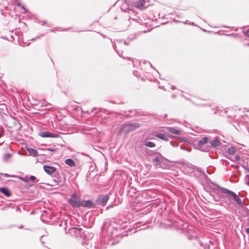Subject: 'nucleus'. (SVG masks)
<instances>
[{"label":"nucleus","instance_id":"obj_1","mask_svg":"<svg viewBox=\"0 0 249 249\" xmlns=\"http://www.w3.org/2000/svg\"><path fill=\"white\" fill-rule=\"evenodd\" d=\"M160 226L161 228H167L168 227H171L172 226L176 228L177 230H180L182 231H184L188 227L187 223L184 222L182 220L170 221L169 223L165 224L163 223L162 221L161 222Z\"/></svg>","mask_w":249,"mask_h":249},{"label":"nucleus","instance_id":"obj_2","mask_svg":"<svg viewBox=\"0 0 249 249\" xmlns=\"http://www.w3.org/2000/svg\"><path fill=\"white\" fill-rule=\"evenodd\" d=\"M189 168L192 169V172L193 173L194 177L195 178L197 179L201 178L205 181L210 180L208 176L201 170L200 168L193 164H190Z\"/></svg>","mask_w":249,"mask_h":249},{"label":"nucleus","instance_id":"obj_3","mask_svg":"<svg viewBox=\"0 0 249 249\" xmlns=\"http://www.w3.org/2000/svg\"><path fill=\"white\" fill-rule=\"evenodd\" d=\"M157 156L152 159V162L155 167L166 168L167 165L165 164L163 161H167L168 160L163 156L160 152H156Z\"/></svg>","mask_w":249,"mask_h":249},{"label":"nucleus","instance_id":"obj_4","mask_svg":"<svg viewBox=\"0 0 249 249\" xmlns=\"http://www.w3.org/2000/svg\"><path fill=\"white\" fill-rule=\"evenodd\" d=\"M217 186L220 189L223 193L227 194V196H231L232 200L235 202L239 206H243V201L238 197V196L235 193L227 188L221 187L218 185H217Z\"/></svg>","mask_w":249,"mask_h":249},{"label":"nucleus","instance_id":"obj_5","mask_svg":"<svg viewBox=\"0 0 249 249\" xmlns=\"http://www.w3.org/2000/svg\"><path fill=\"white\" fill-rule=\"evenodd\" d=\"M210 136H204L202 138L197 142V149L201 151L208 152L211 151V146L210 145L206 144L209 142Z\"/></svg>","mask_w":249,"mask_h":249},{"label":"nucleus","instance_id":"obj_6","mask_svg":"<svg viewBox=\"0 0 249 249\" xmlns=\"http://www.w3.org/2000/svg\"><path fill=\"white\" fill-rule=\"evenodd\" d=\"M68 202L73 208H80L81 206L82 200L79 196L75 192L71 195Z\"/></svg>","mask_w":249,"mask_h":249},{"label":"nucleus","instance_id":"obj_7","mask_svg":"<svg viewBox=\"0 0 249 249\" xmlns=\"http://www.w3.org/2000/svg\"><path fill=\"white\" fill-rule=\"evenodd\" d=\"M109 199V194L106 195H99L97 196L95 199V204H96V205H100L102 206H105L107 204Z\"/></svg>","mask_w":249,"mask_h":249},{"label":"nucleus","instance_id":"obj_8","mask_svg":"<svg viewBox=\"0 0 249 249\" xmlns=\"http://www.w3.org/2000/svg\"><path fill=\"white\" fill-rule=\"evenodd\" d=\"M53 177V181L55 183L56 185L61 186L64 183L65 176L63 173H60L56 172Z\"/></svg>","mask_w":249,"mask_h":249},{"label":"nucleus","instance_id":"obj_9","mask_svg":"<svg viewBox=\"0 0 249 249\" xmlns=\"http://www.w3.org/2000/svg\"><path fill=\"white\" fill-rule=\"evenodd\" d=\"M84 208H88L89 209L96 208V204H95L92 200L88 199L86 200H82L81 206Z\"/></svg>","mask_w":249,"mask_h":249},{"label":"nucleus","instance_id":"obj_10","mask_svg":"<svg viewBox=\"0 0 249 249\" xmlns=\"http://www.w3.org/2000/svg\"><path fill=\"white\" fill-rule=\"evenodd\" d=\"M39 136L42 138H58L59 134L58 133H54L48 131H42L39 133Z\"/></svg>","mask_w":249,"mask_h":249},{"label":"nucleus","instance_id":"obj_11","mask_svg":"<svg viewBox=\"0 0 249 249\" xmlns=\"http://www.w3.org/2000/svg\"><path fill=\"white\" fill-rule=\"evenodd\" d=\"M145 3V0H139L135 2H133V4L136 8L142 10L145 9L147 7L144 6Z\"/></svg>","mask_w":249,"mask_h":249},{"label":"nucleus","instance_id":"obj_12","mask_svg":"<svg viewBox=\"0 0 249 249\" xmlns=\"http://www.w3.org/2000/svg\"><path fill=\"white\" fill-rule=\"evenodd\" d=\"M44 171L48 175H52L56 172V168L53 166L48 165H44L43 166Z\"/></svg>","mask_w":249,"mask_h":249},{"label":"nucleus","instance_id":"obj_13","mask_svg":"<svg viewBox=\"0 0 249 249\" xmlns=\"http://www.w3.org/2000/svg\"><path fill=\"white\" fill-rule=\"evenodd\" d=\"M126 126L127 127L126 133H128L129 131H133L136 129L139 128L140 126V124L137 123H131L126 124Z\"/></svg>","mask_w":249,"mask_h":249},{"label":"nucleus","instance_id":"obj_14","mask_svg":"<svg viewBox=\"0 0 249 249\" xmlns=\"http://www.w3.org/2000/svg\"><path fill=\"white\" fill-rule=\"evenodd\" d=\"M0 193L3 194L6 197H9L12 195L11 190L7 187H0Z\"/></svg>","mask_w":249,"mask_h":249},{"label":"nucleus","instance_id":"obj_15","mask_svg":"<svg viewBox=\"0 0 249 249\" xmlns=\"http://www.w3.org/2000/svg\"><path fill=\"white\" fill-rule=\"evenodd\" d=\"M26 149L29 153V156L33 157H36L38 156V152L36 149L28 146H26Z\"/></svg>","mask_w":249,"mask_h":249},{"label":"nucleus","instance_id":"obj_16","mask_svg":"<svg viewBox=\"0 0 249 249\" xmlns=\"http://www.w3.org/2000/svg\"><path fill=\"white\" fill-rule=\"evenodd\" d=\"M130 113H132V114L130 115L129 114H126V117H132L135 116H141L142 113L141 112H140L136 109H132V110H128L127 111Z\"/></svg>","mask_w":249,"mask_h":249},{"label":"nucleus","instance_id":"obj_17","mask_svg":"<svg viewBox=\"0 0 249 249\" xmlns=\"http://www.w3.org/2000/svg\"><path fill=\"white\" fill-rule=\"evenodd\" d=\"M210 144V146L211 147H216L217 146H219L221 145V142L219 141V140L217 138V137H215L214 140L211 141L209 142Z\"/></svg>","mask_w":249,"mask_h":249},{"label":"nucleus","instance_id":"obj_18","mask_svg":"<svg viewBox=\"0 0 249 249\" xmlns=\"http://www.w3.org/2000/svg\"><path fill=\"white\" fill-rule=\"evenodd\" d=\"M167 131L172 133L176 135H180L181 134V130L178 129H176L174 127H167L166 128Z\"/></svg>","mask_w":249,"mask_h":249},{"label":"nucleus","instance_id":"obj_19","mask_svg":"<svg viewBox=\"0 0 249 249\" xmlns=\"http://www.w3.org/2000/svg\"><path fill=\"white\" fill-rule=\"evenodd\" d=\"M155 136L164 141L167 142L169 141V140L167 139V135L163 133H157L155 135Z\"/></svg>","mask_w":249,"mask_h":249},{"label":"nucleus","instance_id":"obj_20","mask_svg":"<svg viewBox=\"0 0 249 249\" xmlns=\"http://www.w3.org/2000/svg\"><path fill=\"white\" fill-rule=\"evenodd\" d=\"M65 163L70 167L75 166V162L74 160L71 158H68L65 160Z\"/></svg>","mask_w":249,"mask_h":249},{"label":"nucleus","instance_id":"obj_21","mask_svg":"<svg viewBox=\"0 0 249 249\" xmlns=\"http://www.w3.org/2000/svg\"><path fill=\"white\" fill-rule=\"evenodd\" d=\"M12 156V154L11 153H5L2 156V160L3 161H7Z\"/></svg>","mask_w":249,"mask_h":249},{"label":"nucleus","instance_id":"obj_22","mask_svg":"<svg viewBox=\"0 0 249 249\" xmlns=\"http://www.w3.org/2000/svg\"><path fill=\"white\" fill-rule=\"evenodd\" d=\"M144 145L150 148L154 147L156 146V144L154 142L146 141L144 142Z\"/></svg>","mask_w":249,"mask_h":249},{"label":"nucleus","instance_id":"obj_23","mask_svg":"<svg viewBox=\"0 0 249 249\" xmlns=\"http://www.w3.org/2000/svg\"><path fill=\"white\" fill-rule=\"evenodd\" d=\"M17 178H18L20 180L25 182V183H28L29 182V178L27 176H26L25 177H21V176H17Z\"/></svg>","mask_w":249,"mask_h":249},{"label":"nucleus","instance_id":"obj_24","mask_svg":"<svg viewBox=\"0 0 249 249\" xmlns=\"http://www.w3.org/2000/svg\"><path fill=\"white\" fill-rule=\"evenodd\" d=\"M236 151V148L232 146L230 147L228 149V153L231 155H233Z\"/></svg>","mask_w":249,"mask_h":249},{"label":"nucleus","instance_id":"obj_25","mask_svg":"<svg viewBox=\"0 0 249 249\" xmlns=\"http://www.w3.org/2000/svg\"><path fill=\"white\" fill-rule=\"evenodd\" d=\"M193 104L195 105L196 106H199V107H211V105L210 103H194L193 102Z\"/></svg>","mask_w":249,"mask_h":249},{"label":"nucleus","instance_id":"obj_26","mask_svg":"<svg viewBox=\"0 0 249 249\" xmlns=\"http://www.w3.org/2000/svg\"><path fill=\"white\" fill-rule=\"evenodd\" d=\"M67 221L65 220H63L59 224V227H64V230L66 231L67 230Z\"/></svg>","mask_w":249,"mask_h":249},{"label":"nucleus","instance_id":"obj_27","mask_svg":"<svg viewBox=\"0 0 249 249\" xmlns=\"http://www.w3.org/2000/svg\"><path fill=\"white\" fill-rule=\"evenodd\" d=\"M248 158H247V159H245L244 160H243V164H241V166L244 169H246V168H248Z\"/></svg>","mask_w":249,"mask_h":249},{"label":"nucleus","instance_id":"obj_28","mask_svg":"<svg viewBox=\"0 0 249 249\" xmlns=\"http://www.w3.org/2000/svg\"><path fill=\"white\" fill-rule=\"evenodd\" d=\"M70 231H75L76 233H77V231L81 232L82 231V228H79V227H72L70 229Z\"/></svg>","mask_w":249,"mask_h":249},{"label":"nucleus","instance_id":"obj_29","mask_svg":"<svg viewBox=\"0 0 249 249\" xmlns=\"http://www.w3.org/2000/svg\"><path fill=\"white\" fill-rule=\"evenodd\" d=\"M29 178V180H31L32 181L34 182H37L38 181V180L36 179V178L35 176H33V175L30 176V177Z\"/></svg>","mask_w":249,"mask_h":249},{"label":"nucleus","instance_id":"obj_30","mask_svg":"<svg viewBox=\"0 0 249 249\" xmlns=\"http://www.w3.org/2000/svg\"><path fill=\"white\" fill-rule=\"evenodd\" d=\"M0 175L1 176H3L4 177H6V178H9V177H16V176H15V175H9V174H6V173H0Z\"/></svg>","mask_w":249,"mask_h":249},{"label":"nucleus","instance_id":"obj_31","mask_svg":"<svg viewBox=\"0 0 249 249\" xmlns=\"http://www.w3.org/2000/svg\"><path fill=\"white\" fill-rule=\"evenodd\" d=\"M244 181L246 184L249 185V175H246L244 178Z\"/></svg>","mask_w":249,"mask_h":249},{"label":"nucleus","instance_id":"obj_32","mask_svg":"<svg viewBox=\"0 0 249 249\" xmlns=\"http://www.w3.org/2000/svg\"><path fill=\"white\" fill-rule=\"evenodd\" d=\"M131 2V1H130H130H125V3L126 5L127 6V7L126 8V9H127L128 11H131L133 12L134 10L129 8V4H130Z\"/></svg>","mask_w":249,"mask_h":249},{"label":"nucleus","instance_id":"obj_33","mask_svg":"<svg viewBox=\"0 0 249 249\" xmlns=\"http://www.w3.org/2000/svg\"><path fill=\"white\" fill-rule=\"evenodd\" d=\"M116 52L118 54L121 56V57H122L124 59H127V60H131L133 62V60L131 59V58L130 57H127V58H125L122 55V53H123V51H122L121 52V53H120V52L119 51H116Z\"/></svg>","mask_w":249,"mask_h":249},{"label":"nucleus","instance_id":"obj_34","mask_svg":"<svg viewBox=\"0 0 249 249\" xmlns=\"http://www.w3.org/2000/svg\"><path fill=\"white\" fill-rule=\"evenodd\" d=\"M6 206V208H11L12 209H15V207L14 206L13 204L12 203H11V202L7 203L6 204V206Z\"/></svg>","mask_w":249,"mask_h":249},{"label":"nucleus","instance_id":"obj_35","mask_svg":"<svg viewBox=\"0 0 249 249\" xmlns=\"http://www.w3.org/2000/svg\"><path fill=\"white\" fill-rule=\"evenodd\" d=\"M170 143L173 147H177L178 146V143L177 142L173 141H171Z\"/></svg>","mask_w":249,"mask_h":249},{"label":"nucleus","instance_id":"obj_36","mask_svg":"<svg viewBox=\"0 0 249 249\" xmlns=\"http://www.w3.org/2000/svg\"><path fill=\"white\" fill-rule=\"evenodd\" d=\"M45 150L53 152H55L56 151V148H48L45 149Z\"/></svg>","mask_w":249,"mask_h":249},{"label":"nucleus","instance_id":"obj_37","mask_svg":"<svg viewBox=\"0 0 249 249\" xmlns=\"http://www.w3.org/2000/svg\"><path fill=\"white\" fill-rule=\"evenodd\" d=\"M0 128H2V127L1 125L0 126ZM4 131L3 129H2V130H0V138L4 136Z\"/></svg>","mask_w":249,"mask_h":249},{"label":"nucleus","instance_id":"obj_38","mask_svg":"<svg viewBox=\"0 0 249 249\" xmlns=\"http://www.w3.org/2000/svg\"><path fill=\"white\" fill-rule=\"evenodd\" d=\"M51 104L50 103H47L46 101H44V102L42 104L41 107H47L48 106H51Z\"/></svg>","mask_w":249,"mask_h":249},{"label":"nucleus","instance_id":"obj_39","mask_svg":"<svg viewBox=\"0 0 249 249\" xmlns=\"http://www.w3.org/2000/svg\"><path fill=\"white\" fill-rule=\"evenodd\" d=\"M39 37H40L39 36H37L36 37L33 38L31 40H29V42L26 45L27 46H29L30 44V43H31L30 41H31V40H32V41L35 40V39L36 38H39Z\"/></svg>","mask_w":249,"mask_h":249},{"label":"nucleus","instance_id":"obj_40","mask_svg":"<svg viewBox=\"0 0 249 249\" xmlns=\"http://www.w3.org/2000/svg\"><path fill=\"white\" fill-rule=\"evenodd\" d=\"M156 152H158L157 150L152 151L151 154H149V155L151 156H157V154H156Z\"/></svg>","mask_w":249,"mask_h":249},{"label":"nucleus","instance_id":"obj_41","mask_svg":"<svg viewBox=\"0 0 249 249\" xmlns=\"http://www.w3.org/2000/svg\"><path fill=\"white\" fill-rule=\"evenodd\" d=\"M15 125H19V129H20L21 127L22 126V125L18 121H16L15 122V123H14Z\"/></svg>","mask_w":249,"mask_h":249},{"label":"nucleus","instance_id":"obj_42","mask_svg":"<svg viewBox=\"0 0 249 249\" xmlns=\"http://www.w3.org/2000/svg\"><path fill=\"white\" fill-rule=\"evenodd\" d=\"M115 205L114 204H111V205H108L105 209V210L107 211L108 209H109L110 208H113Z\"/></svg>","mask_w":249,"mask_h":249},{"label":"nucleus","instance_id":"obj_43","mask_svg":"<svg viewBox=\"0 0 249 249\" xmlns=\"http://www.w3.org/2000/svg\"><path fill=\"white\" fill-rule=\"evenodd\" d=\"M234 160H235L236 161H238L240 160V157L239 155H236L235 156H234Z\"/></svg>","mask_w":249,"mask_h":249},{"label":"nucleus","instance_id":"obj_44","mask_svg":"<svg viewBox=\"0 0 249 249\" xmlns=\"http://www.w3.org/2000/svg\"><path fill=\"white\" fill-rule=\"evenodd\" d=\"M14 206L15 207V208L16 209V211L17 212L21 211V209L18 206L14 205Z\"/></svg>","mask_w":249,"mask_h":249},{"label":"nucleus","instance_id":"obj_45","mask_svg":"<svg viewBox=\"0 0 249 249\" xmlns=\"http://www.w3.org/2000/svg\"><path fill=\"white\" fill-rule=\"evenodd\" d=\"M21 8L23 10V13H26L28 12L27 9L25 8L24 6L21 5Z\"/></svg>","mask_w":249,"mask_h":249},{"label":"nucleus","instance_id":"obj_46","mask_svg":"<svg viewBox=\"0 0 249 249\" xmlns=\"http://www.w3.org/2000/svg\"><path fill=\"white\" fill-rule=\"evenodd\" d=\"M245 36L249 37V29H248L246 32H244Z\"/></svg>","mask_w":249,"mask_h":249},{"label":"nucleus","instance_id":"obj_47","mask_svg":"<svg viewBox=\"0 0 249 249\" xmlns=\"http://www.w3.org/2000/svg\"><path fill=\"white\" fill-rule=\"evenodd\" d=\"M167 139L168 140H169V139H172V138L176 137L175 136H174L172 134H168V135H167Z\"/></svg>","mask_w":249,"mask_h":249},{"label":"nucleus","instance_id":"obj_48","mask_svg":"<svg viewBox=\"0 0 249 249\" xmlns=\"http://www.w3.org/2000/svg\"><path fill=\"white\" fill-rule=\"evenodd\" d=\"M44 236V235H42L40 236V241L41 242V244L42 246H43L44 247H46V246H44V244H45V242L44 241H41V238Z\"/></svg>","mask_w":249,"mask_h":249},{"label":"nucleus","instance_id":"obj_49","mask_svg":"<svg viewBox=\"0 0 249 249\" xmlns=\"http://www.w3.org/2000/svg\"><path fill=\"white\" fill-rule=\"evenodd\" d=\"M0 37L1 38H3V39H4L5 40H8V41H10V39L6 37V36H0Z\"/></svg>","mask_w":249,"mask_h":249},{"label":"nucleus","instance_id":"obj_50","mask_svg":"<svg viewBox=\"0 0 249 249\" xmlns=\"http://www.w3.org/2000/svg\"><path fill=\"white\" fill-rule=\"evenodd\" d=\"M149 65L151 68H152L154 70H155L159 74V71L152 66V65L149 62Z\"/></svg>","mask_w":249,"mask_h":249},{"label":"nucleus","instance_id":"obj_51","mask_svg":"<svg viewBox=\"0 0 249 249\" xmlns=\"http://www.w3.org/2000/svg\"><path fill=\"white\" fill-rule=\"evenodd\" d=\"M122 41L123 42L124 44L125 45H129V43L128 42H127L125 40H124V41L122 40Z\"/></svg>","mask_w":249,"mask_h":249},{"label":"nucleus","instance_id":"obj_52","mask_svg":"<svg viewBox=\"0 0 249 249\" xmlns=\"http://www.w3.org/2000/svg\"><path fill=\"white\" fill-rule=\"evenodd\" d=\"M179 139L181 142H186L184 138H179Z\"/></svg>","mask_w":249,"mask_h":249},{"label":"nucleus","instance_id":"obj_53","mask_svg":"<svg viewBox=\"0 0 249 249\" xmlns=\"http://www.w3.org/2000/svg\"><path fill=\"white\" fill-rule=\"evenodd\" d=\"M176 89V87L175 86H172L171 89L172 90H174Z\"/></svg>","mask_w":249,"mask_h":249},{"label":"nucleus","instance_id":"obj_54","mask_svg":"<svg viewBox=\"0 0 249 249\" xmlns=\"http://www.w3.org/2000/svg\"><path fill=\"white\" fill-rule=\"evenodd\" d=\"M246 231L247 233H249V228H246Z\"/></svg>","mask_w":249,"mask_h":249},{"label":"nucleus","instance_id":"obj_55","mask_svg":"<svg viewBox=\"0 0 249 249\" xmlns=\"http://www.w3.org/2000/svg\"><path fill=\"white\" fill-rule=\"evenodd\" d=\"M46 24V21L45 20L42 21V25L44 26Z\"/></svg>","mask_w":249,"mask_h":249},{"label":"nucleus","instance_id":"obj_56","mask_svg":"<svg viewBox=\"0 0 249 249\" xmlns=\"http://www.w3.org/2000/svg\"><path fill=\"white\" fill-rule=\"evenodd\" d=\"M149 62H149V61H147V60H145V61H143V63H144V64H147V63H148V64H149Z\"/></svg>","mask_w":249,"mask_h":249},{"label":"nucleus","instance_id":"obj_57","mask_svg":"<svg viewBox=\"0 0 249 249\" xmlns=\"http://www.w3.org/2000/svg\"><path fill=\"white\" fill-rule=\"evenodd\" d=\"M108 102H109V103H112V104H116V103L115 102L113 101H111V100H110V101H109Z\"/></svg>","mask_w":249,"mask_h":249},{"label":"nucleus","instance_id":"obj_58","mask_svg":"<svg viewBox=\"0 0 249 249\" xmlns=\"http://www.w3.org/2000/svg\"><path fill=\"white\" fill-rule=\"evenodd\" d=\"M54 29H50L49 30V32H52V33H53V32H54Z\"/></svg>","mask_w":249,"mask_h":249},{"label":"nucleus","instance_id":"obj_59","mask_svg":"<svg viewBox=\"0 0 249 249\" xmlns=\"http://www.w3.org/2000/svg\"><path fill=\"white\" fill-rule=\"evenodd\" d=\"M190 25H193V26H197L195 24L194 22H191L190 23H189Z\"/></svg>","mask_w":249,"mask_h":249},{"label":"nucleus","instance_id":"obj_60","mask_svg":"<svg viewBox=\"0 0 249 249\" xmlns=\"http://www.w3.org/2000/svg\"><path fill=\"white\" fill-rule=\"evenodd\" d=\"M5 209H6V206H4V207H3L1 208V209H1V210H5Z\"/></svg>","mask_w":249,"mask_h":249},{"label":"nucleus","instance_id":"obj_61","mask_svg":"<svg viewBox=\"0 0 249 249\" xmlns=\"http://www.w3.org/2000/svg\"><path fill=\"white\" fill-rule=\"evenodd\" d=\"M96 109H97V108H96V107H94V108H93L91 110V111L92 112H94V111L95 110H96Z\"/></svg>","mask_w":249,"mask_h":249},{"label":"nucleus","instance_id":"obj_62","mask_svg":"<svg viewBox=\"0 0 249 249\" xmlns=\"http://www.w3.org/2000/svg\"><path fill=\"white\" fill-rule=\"evenodd\" d=\"M16 4L17 6H21L20 2L17 3Z\"/></svg>","mask_w":249,"mask_h":249},{"label":"nucleus","instance_id":"obj_63","mask_svg":"<svg viewBox=\"0 0 249 249\" xmlns=\"http://www.w3.org/2000/svg\"><path fill=\"white\" fill-rule=\"evenodd\" d=\"M199 244L201 246V247H203V243L201 242H200L199 243Z\"/></svg>","mask_w":249,"mask_h":249},{"label":"nucleus","instance_id":"obj_64","mask_svg":"<svg viewBox=\"0 0 249 249\" xmlns=\"http://www.w3.org/2000/svg\"><path fill=\"white\" fill-rule=\"evenodd\" d=\"M172 98H174L176 97V94H173L172 96Z\"/></svg>","mask_w":249,"mask_h":249}]
</instances>
